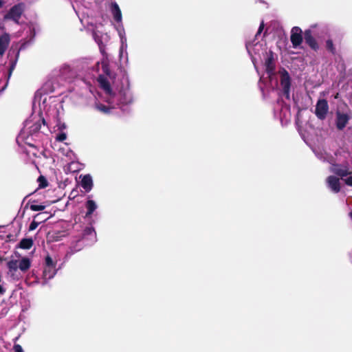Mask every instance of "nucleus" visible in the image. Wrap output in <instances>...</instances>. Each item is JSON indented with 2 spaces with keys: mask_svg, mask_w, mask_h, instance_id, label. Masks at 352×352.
<instances>
[{
  "mask_svg": "<svg viewBox=\"0 0 352 352\" xmlns=\"http://www.w3.org/2000/svg\"><path fill=\"white\" fill-rule=\"evenodd\" d=\"M98 82L104 91L107 102L111 105V108L118 106L124 110L125 107L133 103V96L130 89L129 77L126 72H124L120 85L114 82L112 87L107 77L104 76H100Z\"/></svg>",
  "mask_w": 352,
  "mask_h": 352,
  "instance_id": "1",
  "label": "nucleus"
},
{
  "mask_svg": "<svg viewBox=\"0 0 352 352\" xmlns=\"http://www.w3.org/2000/svg\"><path fill=\"white\" fill-rule=\"evenodd\" d=\"M30 266L31 261L27 257H23L19 260H11L7 263L8 274L13 280H19L22 277V273L28 271Z\"/></svg>",
  "mask_w": 352,
  "mask_h": 352,
  "instance_id": "2",
  "label": "nucleus"
},
{
  "mask_svg": "<svg viewBox=\"0 0 352 352\" xmlns=\"http://www.w3.org/2000/svg\"><path fill=\"white\" fill-rule=\"evenodd\" d=\"M318 157L324 160L327 161L331 164V166L329 168V170L340 177L342 179L344 177H347L352 173V170L348 163L344 164H333L332 160H330L327 157H322V155H319L318 153L316 154Z\"/></svg>",
  "mask_w": 352,
  "mask_h": 352,
  "instance_id": "3",
  "label": "nucleus"
},
{
  "mask_svg": "<svg viewBox=\"0 0 352 352\" xmlns=\"http://www.w3.org/2000/svg\"><path fill=\"white\" fill-rule=\"evenodd\" d=\"M57 259L47 255L45 258L44 269L43 272V284L47 283V280L52 279L56 274L58 268L56 267Z\"/></svg>",
  "mask_w": 352,
  "mask_h": 352,
  "instance_id": "4",
  "label": "nucleus"
},
{
  "mask_svg": "<svg viewBox=\"0 0 352 352\" xmlns=\"http://www.w3.org/2000/svg\"><path fill=\"white\" fill-rule=\"evenodd\" d=\"M52 99V97L51 96L47 95L38 96V94H36L34 98V105L38 102L39 110L41 113L44 112L48 116H53L55 117L57 111L55 109L52 108V107L49 105Z\"/></svg>",
  "mask_w": 352,
  "mask_h": 352,
  "instance_id": "5",
  "label": "nucleus"
},
{
  "mask_svg": "<svg viewBox=\"0 0 352 352\" xmlns=\"http://www.w3.org/2000/svg\"><path fill=\"white\" fill-rule=\"evenodd\" d=\"M246 49L249 54V55L251 56L252 61L256 69V56H258V57L261 56V54L264 53V52L266 51L265 47V43L264 42H260L257 41L256 43L252 42V43H246Z\"/></svg>",
  "mask_w": 352,
  "mask_h": 352,
  "instance_id": "6",
  "label": "nucleus"
},
{
  "mask_svg": "<svg viewBox=\"0 0 352 352\" xmlns=\"http://www.w3.org/2000/svg\"><path fill=\"white\" fill-rule=\"evenodd\" d=\"M352 114L351 111H340L338 110L336 112L335 124L338 130H343L347 125L349 121L351 119Z\"/></svg>",
  "mask_w": 352,
  "mask_h": 352,
  "instance_id": "7",
  "label": "nucleus"
},
{
  "mask_svg": "<svg viewBox=\"0 0 352 352\" xmlns=\"http://www.w3.org/2000/svg\"><path fill=\"white\" fill-rule=\"evenodd\" d=\"M280 75V85L283 95L287 99L289 98L290 96V77L288 72L285 69H282L279 72Z\"/></svg>",
  "mask_w": 352,
  "mask_h": 352,
  "instance_id": "8",
  "label": "nucleus"
},
{
  "mask_svg": "<svg viewBox=\"0 0 352 352\" xmlns=\"http://www.w3.org/2000/svg\"><path fill=\"white\" fill-rule=\"evenodd\" d=\"M329 111V105L327 101L324 99H320L318 101L316 106L315 113L318 118L324 120Z\"/></svg>",
  "mask_w": 352,
  "mask_h": 352,
  "instance_id": "9",
  "label": "nucleus"
},
{
  "mask_svg": "<svg viewBox=\"0 0 352 352\" xmlns=\"http://www.w3.org/2000/svg\"><path fill=\"white\" fill-rule=\"evenodd\" d=\"M23 12V4H17L14 6L9 12L6 14L5 19H10L18 23L19 20Z\"/></svg>",
  "mask_w": 352,
  "mask_h": 352,
  "instance_id": "10",
  "label": "nucleus"
},
{
  "mask_svg": "<svg viewBox=\"0 0 352 352\" xmlns=\"http://www.w3.org/2000/svg\"><path fill=\"white\" fill-rule=\"evenodd\" d=\"M265 67L268 77L272 78V76L274 74L275 59L274 57V54L271 51H270L268 53H266Z\"/></svg>",
  "mask_w": 352,
  "mask_h": 352,
  "instance_id": "11",
  "label": "nucleus"
},
{
  "mask_svg": "<svg viewBox=\"0 0 352 352\" xmlns=\"http://www.w3.org/2000/svg\"><path fill=\"white\" fill-rule=\"evenodd\" d=\"M290 40L294 48L300 45L302 42V30L298 27H294L291 31Z\"/></svg>",
  "mask_w": 352,
  "mask_h": 352,
  "instance_id": "12",
  "label": "nucleus"
},
{
  "mask_svg": "<svg viewBox=\"0 0 352 352\" xmlns=\"http://www.w3.org/2000/svg\"><path fill=\"white\" fill-rule=\"evenodd\" d=\"M58 72L59 76L65 80H69L76 74L75 71L71 67V66L66 63L60 66Z\"/></svg>",
  "mask_w": 352,
  "mask_h": 352,
  "instance_id": "13",
  "label": "nucleus"
},
{
  "mask_svg": "<svg viewBox=\"0 0 352 352\" xmlns=\"http://www.w3.org/2000/svg\"><path fill=\"white\" fill-rule=\"evenodd\" d=\"M82 240L87 245H91L96 241V233L94 228L88 227L85 229Z\"/></svg>",
  "mask_w": 352,
  "mask_h": 352,
  "instance_id": "14",
  "label": "nucleus"
},
{
  "mask_svg": "<svg viewBox=\"0 0 352 352\" xmlns=\"http://www.w3.org/2000/svg\"><path fill=\"white\" fill-rule=\"evenodd\" d=\"M327 184L328 188L334 193H338L340 190V182L339 178L331 175L327 178Z\"/></svg>",
  "mask_w": 352,
  "mask_h": 352,
  "instance_id": "15",
  "label": "nucleus"
},
{
  "mask_svg": "<svg viewBox=\"0 0 352 352\" xmlns=\"http://www.w3.org/2000/svg\"><path fill=\"white\" fill-rule=\"evenodd\" d=\"M85 208L87 210V211L85 212V218L90 219L91 217V215L94 214V212L97 210L98 204L95 201L90 199V197H88L87 201L85 202Z\"/></svg>",
  "mask_w": 352,
  "mask_h": 352,
  "instance_id": "16",
  "label": "nucleus"
},
{
  "mask_svg": "<svg viewBox=\"0 0 352 352\" xmlns=\"http://www.w3.org/2000/svg\"><path fill=\"white\" fill-rule=\"evenodd\" d=\"M109 10L114 20L118 23H122V12L118 3L115 1L111 2L109 6Z\"/></svg>",
  "mask_w": 352,
  "mask_h": 352,
  "instance_id": "17",
  "label": "nucleus"
},
{
  "mask_svg": "<svg viewBox=\"0 0 352 352\" xmlns=\"http://www.w3.org/2000/svg\"><path fill=\"white\" fill-rule=\"evenodd\" d=\"M304 38L305 43L314 50L316 51L319 48L318 42L315 38L312 36L311 31L310 30H305L304 33Z\"/></svg>",
  "mask_w": 352,
  "mask_h": 352,
  "instance_id": "18",
  "label": "nucleus"
},
{
  "mask_svg": "<svg viewBox=\"0 0 352 352\" xmlns=\"http://www.w3.org/2000/svg\"><path fill=\"white\" fill-rule=\"evenodd\" d=\"M10 40V36L8 34H3L0 36V56H1L7 50Z\"/></svg>",
  "mask_w": 352,
  "mask_h": 352,
  "instance_id": "19",
  "label": "nucleus"
},
{
  "mask_svg": "<svg viewBox=\"0 0 352 352\" xmlns=\"http://www.w3.org/2000/svg\"><path fill=\"white\" fill-rule=\"evenodd\" d=\"M81 186L86 192H89L93 186V180L90 175H85L81 180Z\"/></svg>",
  "mask_w": 352,
  "mask_h": 352,
  "instance_id": "20",
  "label": "nucleus"
},
{
  "mask_svg": "<svg viewBox=\"0 0 352 352\" xmlns=\"http://www.w3.org/2000/svg\"><path fill=\"white\" fill-rule=\"evenodd\" d=\"M126 49H127V44L125 43V39L123 38L122 39V44L120 45V52H119V55H120V60H124L125 62H128V53L126 52Z\"/></svg>",
  "mask_w": 352,
  "mask_h": 352,
  "instance_id": "21",
  "label": "nucleus"
},
{
  "mask_svg": "<svg viewBox=\"0 0 352 352\" xmlns=\"http://www.w3.org/2000/svg\"><path fill=\"white\" fill-rule=\"evenodd\" d=\"M51 217V214L47 212H43L36 214L34 217L38 221V223H42L47 220Z\"/></svg>",
  "mask_w": 352,
  "mask_h": 352,
  "instance_id": "22",
  "label": "nucleus"
},
{
  "mask_svg": "<svg viewBox=\"0 0 352 352\" xmlns=\"http://www.w3.org/2000/svg\"><path fill=\"white\" fill-rule=\"evenodd\" d=\"M33 245V241L31 239H23L19 243L21 249L29 250Z\"/></svg>",
  "mask_w": 352,
  "mask_h": 352,
  "instance_id": "23",
  "label": "nucleus"
},
{
  "mask_svg": "<svg viewBox=\"0 0 352 352\" xmlns=\"http://www.w3.org/2000/svg\"><path fill=\"white\" fill-rule=\"evenodd\" d=\"M80 164L77 162L72 161L70 163H69L66 167V170L75 173L80 170Z\"/></svg>",
  "mask_w": 352,
  "mask_h": 352,
  "instance_id": "24",
  "label": "nucleus"
},
{
  "mask_svg": "<svg viewBox=\"0 0 352 352\" xmlns=\"http://www.w3.org/2000/svg\"><path fill=\"white\" fill-rule=\"evenodd\" d=\"M117 30H118V35H119V36L120 38L121 45L122 44V39L123 38L125 39V43H126V38L125 36L124 30V28H123V26H122V23H120V25L117 28Z\"/></svg>",
  "mask_w": 352,
  "mask_h": 352,
  "instance_id": "25",
  "label": "nucleus"
},
{
  "mask_svg": "<svg viewBox=\"0 0 352 352\" xmlns=\"http://www.w3.org/2000/svg\"><path fill=\"white\" fill-rule=\"evenodd\" d=\"M96 108L98 111H100L102 113H109L110 112V109H111V108H109V107H107L104 104H99V103L96 104Z\"/></svg>",
  "mask_w": 352,
  "mask_h": 352,
  "instance_id": "26",
  "label": "nucleus"
},
{
  "mask_svg": "<svg viewBox=\"0 0 352 352\" xmlns=\"http://www.w3.org/2000/svg\"><path fill=\"white\" fill-rule=\"evenodd\" d=\"M326 47H327V50H329L330 52H331L332 54H335L336 48L334 47L332 40L328 39L326 41Z\"/></svg>",
  "mask_w": 352,
  "mask_h": 352,
  "instance_id": "27",
  "label": "nucleus"
},
{
  "mask_svg": "<svg viewBox=\"0 0 352 352\" xmlns=\"http://www.w3.org/2000/svg\"><path fill=\"white\" fill-rule=\"evenodd\" d=\"M30 208L32 211H41L45 208V206L41 204H31Z\"/></svg>",
  "mask_w": 352,
  "mask_h": 352,
  "instance_id": "28",
  "label": "nucleus"
},
{
  "mask_svg": "<svg viewBox=\"0 0 352 352\" xmlns=\"http://www.w3.org/2000/svg\"><path fill=\"white\" fill-rule=\"evenodd\" d=\"M66 138H67V134L64 131L59 132L56 136V140L58 142H63V141L65 140Z\"/></svg>",
  "mask_w": 352,
  "mask_h": 352,
  "instance_id": "29",
  "label": "nucleus"
},
{
  "mask_svg": "<svg viewBox=\"0 0 352 352\" xmlns=\"http://www.w3.org/2000/svg\"><path fill=\"white\" fill-rule=\"evenodd\" d=\"M60 132L64 131L66 129V124L63 122H61L60 120H57V123L55 126Z\"/></svg>",
  "mask_w": 352,
  "mask_h": 352,
  "instance_id": "30",
  "label": "nucleus"
},
{
  "mask_svg": "<svg viewBox=\"0 0 352 352\" xmlns=\"http://www.w3.org/2000/svg\"><path fill=\"white\" fill-rule=\"evenodd\" d=\"M39 224H40V223H38V221H36L34 218L33 221H32V223L30 225L29 230H30V231L34 230L38 227V226Z\"/></svg>",
  "mask_w": 352,
  "mask_h": 352,
  "instance_id": "31",
  "label": "nucleus"
},
{
  "mask_svg": "<svg viewBox=\"0 0 352 352\" xmlns=\"http://www.w3.org/2000/svg\"><path fill=\"white\" fill-rule=\"evenodd\" d=\"M344 182L346 184V185L352 187V175H350L349 177L344 179Z\"/></svg>",
  "mask_w": 352,
  "mask_h": 352,
  "instance_id": "32",
  "label": "nucleus"
},
{
  "mask_svg": "<svg viewBox=\"0 0 352 352\" xmlns=\"http://www.w3.org/2000/svg\"><path fill=\"white\" fill-rule=\"evenodd\" d=\"M13 349L14 352H24L22 346L20 344H14Z\"/></svg>",
  "mask_w": 352,
  "mask_h": 352,
  "instance_id": "33",
  "label": "nucleus"
},
{
  "mask_svg": "<svg viewBox=\"0 0 352 352\" xmlns=\"http://www.w3.org/2000/svg\"><path fill=\"white\" fill-rule=\"evenodd\" d=\"M264 28V24H263V22H262L258 28V30L257 31V33L256 34V37L258 35V34H261V33L262 32Z\"/></svg>",
  "mask_w": 352,
  "mask_h": 352,
  "instance_id": "34",
  "label": "nucleus"
},
{
  "mask_svg": "<svg viewBox=\"0 0 352 352\" xmlns=\"http://www.w3.org/2000/svg\"><path fill=\"white\" fill-rule=\"evenodd\" d=\"M283 111H285V112L284 113V117H285V118H287V114H289V107H287V106H286V107H284Z\"/></svg>",
  "mask_w": 352,
  "mask_h": 352,
  "instance_id": "35",
  "label": "nucleus"
},
{
  "mask_svg": "<svg viewBox=\"0 0 352 352\" xmlns=\"http://www.w3.org/2000/svg\"><path fill=\"white\" fill-rule=\"evenodd\" d=\"M6 291V288L2 285H0V295L4 294Z\"/></svg>",
  "mask_w": 352,
  "mask_h": 352,
  "instance_id": "36",
  "label": "nucleus"
},
{
  "mask_svg": "<svg viewBox=\"0 0 352 352\" xmlns=\"http://www.w3.org/2000/svg\"><path fill=\"white\" fill-rule=\"evenodd\" d=\"M26 43H23L21 46L20 47L19 50H21L22 49H24L25 47Z\"/></svg>",
  "mask_w": 352,
  "mask_h": 352,
  "instance_id": "37",
  "label": "nucleus"
},
{
  "mask_svg": "<svg viewBox=\"0 0 352 352\" xmlns=\"http://www.w3.org/2000/svg\"><path fill=\"white\" fill-rule=\"evenodd\" d=\"M3 2L1 0H0V8H1L3 6Z\"/></svg>",
  "mask_w": 352,
  "mask_h": 352,
  "instance_id": "38",
  "label": "nucleus"
},
{
  "mask_svg": "<svg viewBox=\"0 0 352 352\" xmlns=\"http://www.w3.org/2000/svg\"><path fill=\"white\" fill-rule=\"evenodd\" d=\"M94 38H95L96 41L98 43V39H97V38H96V34H94Z\"/></svg>",
  "mask_w": 352,
  "mask_h": 352,
  "instance_id": "39",
  "label": "nucleus"
},
{
  "mask_svg": "<svg viewBox=\"0 0 352 352\" xmlns=\"http://www.w3.org/2000/svg\"><path fill=\"white\" fill-rule=\"evenodd\" d=\"M349 216H350V217H351V219H352V210L350 212V213H349Z\"/></svg>",
  "mask_w": 352,
  "mask_h": 352,
  "instance_id": "40",
  "label": "nucleus"
}]
</instances>
